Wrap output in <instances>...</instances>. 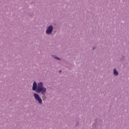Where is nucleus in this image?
<instances>
[{
  "label": "nucleus",
  "mask_w": 129,
  "mask_h": 129,
  "mask_svg": "<svg viewBox=\"0 0 129 129\" xmlns=\"http://www.w3.org/2000/svg\"><path fill=\"white\" fill-rule=\"evenodd\" d=\"M120 61H123L124 60V56H122L121 58H120Z\"/></svg>",
  "instance_id": "nucleus-6"
},
{
  "label": "nucleus",
  "mask_w": 129,
  "mask_h": 129,
  "mask_svg": "<svg viewBox=\"0 0 129 129\" xmlns=\"http://www.w3.org/2000/svg\"><path fill=\"white\" fill-rule=\"evenodd\" d=\"M54 59H56V60H60L59 57H57V56H54Z\"/></svg>",
  "instance_id": "nucleus-7"
},
{
  "label": "nucleus",
  "mask_w": 129,
  "mask_h": 129,
  "mask_svg": "<svg viewBox=\"0 0 129 129\" xmlns=\"http://www.w3.org/2000/svg\"><path fill=\"white\" fill-rule=\"evenodd\" d=\"M52 31H53V26L52 25L49 26L47 27L46 30V33L47 34V35H49L52 33Z\"/></svg>",
  "instance_id": "nucleus-3"
},
{
  "label": "nucleus",
  "mask_w": 129,
  "mask_h": 129,
  "mask_svg": "<svg viewBox=\"0 0 129 129\" xmlns=\"http://www.w3.org/2000/svg\"><path fill=\"white\" fill-rule=\"evenodd\" d=\"M59 73H60V72H61V71H59Z\"/></svg>",
  "instance_id": "nucleus-9"
},
{
  "label": "nucleus",
  "mask_w": 129,
  "mask_h": 129,
  "mask_svg": "<svg viewBox=\"0 0 129 129\" xmlns=\"http://www.w3.org/2000/svg\"><path fill=\"white\" fill-rule=\"evenodd\" d=\"M99 125V123H98V119L96 118L95 119V122L92 124V126L93 128H96V127H97V126H98Z\"/></svg>",
  "instance_id": "nucleus-4"
},
{
  "label": "nucleus",
  "mask_w": 129,
  "mask_h": 129,
  "mask_svg": "<svg viewBox=\"0 0 129 129\" xmlns=\"http://www.w3.org/2000/svg\"><path fill=\"white\" fill-rule=\"evenodd\" d=\"M44 84L42 82L38 83L37 85V83L34 82L33 84L32 90L33 91H36L37 93H41L42 94V98L43 100H45L46 99V91H47V89L46 88L43 87Z\"/></svg>",
  "instance_id": "nucleus-1"
},
{
  "label": "nucleus",
  "mask_w": 129,
  "mask_h": 129,
  "mask_svg": "<svg viewBox=\"0 0 129 129\" xmlns=\"http://www.w3.org/2000/svg\"><path fill=\"white\" fill-rule=\"evenodd\" d=\"M93 50H95V47H93Z\"/></svg>",
  "instance_id": "nucleus-8"
},
{
  "label": "nucleus",
  "mask_w": 129,
  "mask_h": 129,
  "mask_svg": "<svg viewBox=\"0 0 129 129\" xmlns=\"http://www.w3.org/2000/svg\"><path fill=\"white\" fill-rule=\"evenodd\" d=\"M34 97L35 99L37 100L38 101L39 103L41 104L42 103V99H41V97H40V96L38 95L37 93L34 94Z\"/></svg>",
  "instance_id": "nucleus-2"
},
{
  "label": "nucleus",
  "mask_w": 129,
  "mask_h": 129,
  "mask_svg": "<svg viewBox=\"0 0 129 129\" xmlns=\"http://www.w3.org/2000/svg\"><path fill=\"white\" fill-rule=\"evenodd\" d=\"M113 75L115 76L116 77H117L118 76L119 73H118V71L116 68H114L113 69Z\"/></svg>",
  "instance_id": "nucleus-5"
}]
</instances>
